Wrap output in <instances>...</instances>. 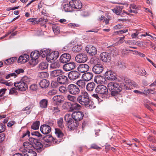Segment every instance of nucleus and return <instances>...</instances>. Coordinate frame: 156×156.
<instances>
[{"mask_svg":"<svg viewBox=\"0 0 156 156\" xmlns=\"http://www.w3.org/2000/svg\"><path fill=\"white\" fill-rule=\"evenodd\" d=\"M124 81L126 84L123 83L124 86L123 87H121L117 83L112 82L108 83L107 87L109 89L111 90V94L112 96L118 94L122 89L126 90H131L133 88V87H136L137 86V85L133 81L128 78H125Z\"/></svg>","mask_w":156,"mask_h":156,"instance_id":"obj_1","label":"nucleus"},{"mask_svg":"<svg viewBox=\"0 0 156 156\" xmlns=\"http://www.w3.org/2000/svg\"><path fill=\"white\" fill-rule=\"evenodd\" d=\"M77 100L78 102L87 106L88 108L91 109L94 107V102L90 99L88 93L86 91L82 92L77 97Z\"/></svg>","mask_w":156,"mask_h":156,"instance_id":"obj_2","label":"nucleus"},{"mask_svg":"<svg viewBox=\"0 0 156 156\" xmlns=\"http://www.w3.org/2000/svg\"><path fill=\"white\" fill-rule=\"evenodd\" d=\"M20 152L24 156H36L37 153L34 151V145L28 141L24 142L23 147L20 149Z\"/></svg>","mask_w":156,"mask_h":156,"instance_id":"obj_3","label":"nucleus"},{"mask_svg":"<svg viewBox=\"0 0 156 156\" xmlns=\"http://www.w3.org/2000/svg\"><path fill=\"white\" fill-rule=\"evenodd\" d=\"M65 120L66 122V126L70 129L73 130L76 127L78 126V124L76 122H74L72 117L71 115L67 114L64 116Z\"/></svg>","mask_w":156,"mask_h":156,"instance_id":"obj_4","label":"nucleus"},{"mask_svg":"<svg viewBox=\"0 0 156 156\" xmlns=\"http://www.w3.org/2000/svg\"><path fill=\"white\" fill-rule=\"evenodd\" d=\"M95 91L97 93L101 94L102 98L104 99L108 98L109 97L108 88L103 85L98 86L95 89Z\"/></svg>","mask_w":156,"mask_h":156,"instance_id":"obj_5","label":"nucleus"},{"mask_svg":"<svg viewBox=\"0 0 156 156\" xmlns=\"http://www.w3.org/2000/svg\"><path fill=\"white\" fill-rule=\"evenodd\" d=\"M68 93L71 95H76L79 94L80 90L79 87L74 84H71L68 85Z\"/></svg>","mask_w":156,"mask_h":156,"instance_id":"obj_6","label":"nucleus"},{"mask_svg":"<svg viewBox=\"0 0 156 156\" xmlns=\"http://www.w3.org/2000/svg\"><path fill=\"white\" fill-rule=\"evenodd\" d=\"M58 56V51H52L51 50V52L49 53L46 59L48 62H52L53 61L57 59Z\"/></svg>","mask_w":156,"mask_h":156,"instance_id":"obj_7","label":"nucleus"},{"mask_svg":"<svg viewBox=\"0 0 156 156\" xmlns=\"http://www.w3.org/2000/svg\"><path fill=\"white\" fill-rule=\"evenodd\" d=\"M71 116L74 120L77 122L83 119L84 116V114L81 111H77L74 112L71 115Z\"/></svg>","mask_w":156,"mask_h":156,"instance_id":"obj_8","label":"nucleus"},{"mask_svg":"<svg viewBox=\"0 0 156 156\" xmlns=\"http://www.w3.org/2000/svg\"><path fill=\"white\" fill-rule=\"evenodd\" d=\"M14 86L17 89L20 91H25L27 88V84L24 83L21 81L14 83Z\"/></svg>","mask_w":156,"mask_h":156,"instance_id":"obj_9","label":"nucleus"},{"mask_svg":"<svg viewBox=\"0 0 156 156\" xmlns=\"http://www.w3.org/2000/svg\"><path fill=\"white\" fill-rule=\"evenodd\" d=\"M75 59L77 62L84 63L87 61V57L86 54L83 53L77 55Z\"/></svg>","mask_w":156,"mask_h":156,"instance_id":"obj_10","label":"nucleus"},{"mask_svg":"<svg viewBox=\"0 0 156 156\" xmlns=\"http://www.w3.org/2000/svg\"><path fill=\"white\" fill-rule=\"evenodd\" d=\"M80 75V73L77 71H72L69 73L68 76L70 80H74L78 79Z\"/></svg>","mask_w":156,"mask_h":156,"instance_id":"obj_11","label":"nucleus"},{"mask_svg":"<svg viewBox=\"0 0 156 156\" xmlns=\"http://www.w3.org/2000/svg\"><path fill=\"white\" fill-rule=\"evenodd\" d=\"M69 4L73 9H80L82 7V4L79 0H72L69 2Z\"/></svg>","mask_w":156,"mask_h":156,"instance_id":"obj_12","label":"nucleus"},{"mask_svg":"<svg viewBox=\"0 0 156 156\" xmlns=\"http://www.w3.org/2000/svg\"><path fill=\"white\" fill-rule=\"evenodd\" d=\"M100 58L103 62H107L111 60V56L110 54L106 52H103L100 54Z\"/></svg>","mask_w":156,"mask_h":156,"instance_id":"obj_13","label":"nucleus"},{"mask_svg":"<svg viewBox=\"0 0 156 156\" xmlns=\"http://www.w3.org/2000/svg\"><path fill=\"white\" fill-rule=\"evenodd\" d=\"M103 70V66L100 63H97L92 68V71L96 74H100Z\"/></svg>","mask_w":156,"mask_h":156,"instance_id":"obj_14","label":"nucleus"},{"mask_svg":"<svg viewBox=\"0 0 156 156\" xmlns=\"http://www.w3.org/2000/svg\"><path fill=\"white\" fill-rule=\"evenodd\" d=\"M85 50L90 55L92 56L95 55L97 52L96 48L92 45H87L86 46Z\"/></svg>","mask_w":156,"mask_h":156,"instance_id":"obj_15","label":"nucleus"},{"mask_svg":"<svg viewBox=\"0 0 156 156\" xmlns=\"http://www.w3.org/2000/svg\"><path fill=\"white\" fill-rule=\"evenodd\" d=\"M71 59V55L67 53L62 54L59 59L60 61L62 63H65L69 62Z\"/></svg>","mask_w":156,"mask_h":156,"instance_id":"obj_16","label":"nucleus"},{"mask_svg":"<svg viewBox=\"0 0 156 156\" xmlns=\"http://www.w3.org/2000/svg\"><path fill=\"white\" fill-rule=\"evenodd\" d=\"M75 67V63L71 62L64 64L63 66V68L66 71H69L74 69Z\"/></svg>","mask_w":156,"mask_h":156,"instance_id":"obj_17","label":"nucleus"},{"mask_svg":"<svg viewBox=\"0 0 156 156\" xmlns=\"http://www.w3.org/2000/svg\"><path fill=\"white\" fill-rule=\"evenodd\" d=\"M116 76L115 73L110 70L107 71L105 73L106 78L109 80H115L116 78Z\"/></svg>","mask_w":156,"mask_h":156,"instance_id":"obj_18","label":"nucleus"},{"mask_svg":"<svg viewBox=\"0 0 156 156\" xmlns=\"http://www.w3.org/2000/svg\"><path fill=\"white\" fill-rule=\"evenodd\" d=\"M40 129L41 132L44 134H47L51 131V128L49 126L44 124L41 126Z\"/></svg>","mask_w":156,"mask_h":156,"instance_id":"obj_19","label":"nucleus"},{"mask_svg":"<svg viewBox=\"0 0 156 156\" xmlns=\"http://www.w3.org/2000/svg\"><path fill=\"white\" fill-rule=\"evenodd\" d=\"M89 69V66L87 64H81L78 66L77 68L78 71L81 73L87 72Z\"/></svg>","mask_w":156,"mask_h":156,"instance_id":"obj_20","label":"nucleus"},{"mask_svg":"<svg viewBox=\"0 0 156 156\" xmlns=\"http://www.w3.org/2000/svg\"><path fill=\"white\" fill-rule=\"evenodd\" d=\"M68 81V78L67 76L60 75L57 78V81L60 84H64L67 83Z\"/></svg>","mask_w":156,"mask_h":156,"instance_id":"obj_21","label":"nucleus"},{"mask_svg":"<svg viewBox=\"0 0 156 156\" xmlns=\"http://www.w3.org/2000/svg\"><path fill=\"white\" fill-rule=\"evenodd\" d=\"M93 74L91 72H87L82 75V77L86 81L90 80L93 77Z\"/></svg>","mask_w":156,"mask_h":156,"instance_id":"obj_22","label":"nucleus"},{"mask_svg":"<svg viewBox=\"0 0 156 156\" xmlns=\"http://www.w3.org/2000/svg\"><path fill=\"white\" fill-rule=\"evenodd\" d=\"M49 84V81L46 79L42 80L39 83L40 87L43 89H46L48 87Z\"/></svg>","mask_w":156,"mask_h":156,"instance_id":"obj_23","label":"nucleus"},{"mask_svg":"<svg viewBox=\"0 0 156 156\" xmlns=\"http://www.w3.org/2000/svg\"><path fill=\"white\" fill-rule=\"evenodd\" d=\"M63 71L61 69H56L52 71L51 73V77H58L63 74Z\"/></svg>","mask_w":156,"mask_h":156,"instance_id":"obj_24","label":"nucleus"},{"mask_svg":"<svg viewBox=\"0 0 156 156\" xmlns=\"http://www.w3.org/2000/svg\"><path fill=\"white\" fill-rule=\"evenodd\" d=\"M52 99L58 104L62 103L64 100L63 97L61 95H56L53 97Z\"/></svg>","mask_w":156,"mask_h":156,"instance_id":"obj_25","label":"nucleus"},{"mask_svg":"<svg viewBox=\"0 0 156 156\" xmlns=\"http://www.w3.org/2000/svg\"><path fill=\"white\" fill-rule=\"evenodd\" d=\"M51 50L49 49L44 48L41 50L40 52V56L42 58L47 57Z\"/></svg>","mask_w":156,"mask_h":156,"instance_id":"obj_26","label":"nucleus"},{"mask_svg":"<svg viewBox=\"0 0 156 156\" xmlns=\"http://www.w3.org/2000/svg\"><path fill=\"white\" fill-rule=\"evenodd\" d=\"M40 55V53L38 51H37L32 52L30 54V56L31 59L33 61L37 59Z\"/></svg>","mask_w":156,"mask_h":156,"instance_id":"obj_27","label":"nucleus"},{"mask_svg":"<svg viewBox=\"0 0 156 156\" xmlns=\"http://www.w3.org/2000/svg\"><path fill=\"white\" fill-rule=\"evenodd\" d=\"M81 107V106L77 103H74L71 104L69 109L70 112L73 111L74 110L79 109Z\"/></svg>","mask_w":156,"mask_h":156,"instance_id":"obj_28","label":"nucleus"},{"mask_svg":"<svg viewBox=\"0 0 156 156\" xmlns=\"http://www.w3.org/2000/svg\"><path fill=\"white\" fill-rule=\"evenodd\" d=\"M129 12H133L134 13H137V10L139 9L138 7L137 6L134 4H131L129 5Z\"/></svg>","mask_w":156,"mask_h":156,"instance_id":"obj_29","label":"nucleus"},{"mask_svg":"<svg viewBox=\"0 0 156 156\" xmlns=\"http://www.w3.org/2000/svg\"><path fill=\"white\" fill-rule=\"evenodd\" d=\"M29 22H31L32 24L40 23L42 26H44L45 23L48 20H27Z\"/></svg>","mask_w":156,"mask_h":156,"instance_id":"obj_30","label":"nucleus"},{"mask_svg":"<svg viewBox=\"0 0 156 156\" xmlns=\"http://www.w3.org/2000/svg\"><path fill=\"white\" fill-rule=\"evenodd\" d=\"M96 86V84L93 82L88 83L86 86V89L89 91H91L93 90Z\"/></svg>","mask_w":156,"mask_h":156,"instance_id":"obj_31","label":"nucleus"},{"mask_svg":"<svg viewBox=\"0 0 156 156\" xmlns=\"http://www.w3.org/2000/svg\"><path fill=\"white\" fill-rule=\"evenodd\" d=\"M48 64L46 62H42L40 63L38 66V69L40 70H44L48 68Z\"/></svg>","mask_w":156,"mask_h":156,"instance_id":"obj_32","label":"nucleus"},{"mask_svg":"<svg viewBox=\"0 0 156 156\" xmlns=\"http://www.w3.org/2000/svg\"><path fill=\"white\" fill-rule=\"evenodd\" d=\"M48 103V101L47 99H43L39 102L40 106L41 108H46L47 107Z\"/></svg>","mask_w":156,"mask_h":156,"instance_id":"obj_33","label":"nucleus"},{"mask_svg":"<svg viewBox=\"0 0 156 156\" xmlns=\"http://www.w3.org/2000/svg\"><path fill=\"white\" fill-rule=\"evenodd\" d=\"M85 81L83 79L80 80L76 82V84L78 87L81 88H84L86 86Z\"/></svg>","mask_w":156,"mask_h":156,"instance_id":"obj_34","label":"nucleus"},{"mask_svg":"<svg viewBox=\"0 0 156 156\" xmlns=\"http://www.w3.org/2000/svg\"><path fill=\"white\" fill-rule=\"evenodd\" d=\"M33 145L34 150L36 149L37 151H39L43 147L42 144L41 142L38 141L37 140L36 142H35V143Z\"/></svg>","mask_w":156,"mask_h":156,"instance_id":"obj_35","label":"nucleus"},{"mask_svg":"<svg viewBox=\"0 0 156 156\" xmlns=\"http://www.w3.org/2000/svg\"><path fill=\"white\" fill-rule=\"evenodd\" d=\"M94 81L97 83H105V79L103 76H100L97 77Z\"/></svg>","mask_w":156,"mask_h":156,"instance_id":"obj_36","label":"nucleus"},{"mask_svg":"<svg viewBox=\"0 0 156 156\" xmlns=\"http://www.w3.org/2000/svg\"><path fill=\"white\" fill-rule=\"evenodd\" d=\"M17 58L16 57H12L6 59L4 63L6 65H8L15 62Z\"/></svg>","mask_w":156,"mask_h":156,"instance_id":"obj_37","label":"nucleus"},{"mask_svg":"<svg viewBox=\"0 0 156 156\" xmlns=\"http://www.w3.org/2000/svg\"><path fill=\"white\" fill-rule=\"evenodd\" d=\"M49 74L47 72H41L38 73V77L40 78H46L48 77Z\"/></svg>","mask_w":156,"mask_h":156,"instance_id":"obj_38","label":"nucleus"},{"mask_svg":"<svg viewBox=\"0 0 156 156\" xmlns=\"http://www.w3.org/2000/svg\"><path fill=\"white\" fill-rule=\"evenodd\" d=\"M63 9L64 11L66 12H71L73 11V8L70 5L69 2V4L64 5Z\"/></svg>","mask_w":156,"mask_h":156,"instance_id":"obj_39","label":"nucleus"},{"mask_svg":"<svg viewBox=\"0 0 156 156\" xmlns=\"http://www.w3.org/2000/svg\"><path fill=\"white\" fill-rule=\"evenodd\" d=\"M53 139L52 136L49 135H46L43 138V140L46 143L51 142Z\"/></svg>","mask_w":156,"mask_h":156,"instance_id":"obj_40","label":"nucleus"},{"mask_svg":"<svg viewBox=\"0 0 156 156\" xmlns=\"http://www.w3.org/2000/svg\"><path fill=\"white\" fill-rule=\"evenodd\" d=\"M82 48V46L81 45H76L73 46L72 48V51L75 52H77L80 51Z\"/></svg>","mask_w":156,"mask_h":156,"instance_id":"obj_41","label":"nucleus"},{"mask_svg":"<svg viewBox=\"0 0 156 156\" xmlns=\"http://www.w3.org/2000/svg\"><path fill=\"white\" fill-rule=\"evenodd\" d=\"M59 91L64 94H66L68 93V86L67 87L63 86H61L59 88Z\"/></svg>","mask_w":156,"mask_h":156,"instance_id":"obj_42","label":"nucleus"},{"mask_svg":"<svg viewBox=\"0 0 156 156\" xmlns=\"http://www.w3.org/2000/svg\"><path fill=\"white\" fill-rule=\"evenodd\" d=\"M40 126V122L39 121H36L34 122L32 125L31 127L32 129L34 130H37L39 129Z\"/></svg>","mask_w":156,"mask_h":156,"instance_id":"obj_43","label":"nucleus"},{"mask_svg":"<svg viewBox=\"0 0 156 156\" xmlns=\"http://www.w3.org/2000/svg\"><path fill=\"white\" fill-rule=\"evenodd\" d=\"M55 133L58 137L61 138L63 136V134L61 130L58 128L55 129Z\"/></svg>","mask_w":156,"mask_h":156,"instance_id":"obj_44","label":"nucleus"},{"mask_svg":"<svg viewBox=\"0 0 156 156\" xmlns=\"http://www.w3.org/2000/svg\"><path fill=\"white\" fill-rule=\"evenodd\" d=\"M68 100L70 101L74 102L76 101V98L74 95L70 94H68L67 96Z\"/></svg>","mask_w":156,"mask_h":156,"instance_id":"obj_45","label":"nucleus"},{"mask_svg":"<svg viewBox=\"0 0 156 156\" xmlns=\"http://www.w3.org/2000/svg\"><path fill=\"white\" fill-rule=\"evenodd\" d=\"M115 65L118 67L123 68L126 67L125 64L121 61H119L115 63Z\"/></svg>","mask_w":156,"mask_h":156,"instance_id":"obj_46","label":"nucleus"},{"mask_svg":"<svg viewBox=\"0 0 156 156\" xmlns=\"http://www.w3.org/2000/svg\"><path fill=\"white\" fill-rule=\"evenodd\" d=\"M92 97L96 99V101L98 104L103 101V100L100 98L97 94H94L92 95Z\"/></svg>","mask_w":156,"mask_h":156,"instance_id":"obj_47","label":"nucleus"},{"mask_svg":"<svg viewBox=\"0 0 156 156\" xmlns=\"http://www.w3.org/2000/svg\"><path fill=\"white\" fill-rule=\"evenodd\" d=\"M57 123L58 126L59 127L62 128L64 127L63 119L62 118H61L58 119Z\"/></svg>","mask_w":156,"mask_h":156,"instance_id":"obj_48","label":"nucleus"},{"mask_svg":"<svg viewBox=\"0 0 156 156\" xmlns=\"http://www.w3.org/2000/svg\"><path fill=\"white\" fill-rule=\"evenodd\" d=\"M60 66V65L58 62H55L51 63L50 65V67L52 69H56L59 68Z\"/></svg>","mask_w":156,"mask_h":156,"instance_id":"obj_49","label":"nucleus"},{"mask_svg":"<svg viewBox=\"0 0 156 156\" xmlns=\"http://www.w3.org/2000/svg\"><path fill=\"white\" fill-rule=\"evenodd\" d=\"M25 57L24 56V55L20 56L18 59V62L19 63H24L27 62L25 58Z\"/></svg>","mask_w":156,"mask_h":156,"instance_id":"obj_50","label":"nucleus"},{"mask_svg":"<svg viewBox=\"0 0 156 156\" xmlns=\"http://www.w3.org/2000/svg\"><path fill=\"white\" fill-rule=\"evenodd\" d=\"M30 79L27 76H25L23 77L21 79V81L24 83L27 84L30 82Z\"/></svg>","mask_w":156,"mask_h":156,"instance_id":"obj_51","label":"nucleus"},{"mask_svg":"<svg viewBox=\"0 0 156 156\" xmlns=\"http://www.w3.org/2000/svg\"><path fill=\"white\" fill-rule=\"evenodd\" d=\"M53 30L55 34H57L59 32V27L55 25L53 26L52 27Z\"/></svg>","mask_w":156,"mask_h":156,"instance_id":"obj_52","label":"nucleus"},{"mask_svg":"<svg viewBox=\"0 0 156 156\" xmlns=\"http://www.w3.org/2000/svg\"><path fill=\"white\" fill-rule=\"evenodd\" d=\"M30 88L32 90L36 91L37 89L38 86L37 85L34 84L30 85Z\"/></svg>","mask_w":156,"mask_h":156,"instance_id":"obj_53","label":"nucleus"},{"mask_svg":"<svg viewBox=\"0 0 156 156\" xmlns=\"http://www.w3.org/2000/svg\"><path fill=\"white\" fill-rule=\"evenodd\" d=\"M59 83L57 81H52L51 83V86L52 87L55 88L58 87L59 86Z\"/></svg>","mask_w":156,"mask_h":156,"instance_id":"obj_54","label":"nucleus"},{"mask_svg":"<svg viewBox=\"0 0 156 156\" xmlns=\"http://www.w3.org/2000/svg\"><path fill=\"white\" fill-rule=\"evenodd\" d=\"M57 93V90L56 89H52L50 90L48 93L49 95H54Z\"/></svg>","mask_w":156,"mask_h":156,"instance_id":"obj_55","label":"nucleus"},{"mask_svg":"<svg viewBox=\"0 0 156 156\" xmlns=\"http://www.w3.org/2000/svg\"><path fill=\"white\" fill-rule=\"evenodd\" d=\"M30 132L29 130H27L26 132H24L22 136V138L29 137L30 136Z\"/></svg>","mask_w":156,"mask_h":156,"instance_id":"obj_56","label":"nucleus"},{"mask_svg":"<svg viewBox=\"0 0 156 156\" xmlns=\"http://www.w3.org/2000/svg\"><path fill=\"white\" fill-rule=\"evenodd\" d=\"M9 94H13L16 95L18 93L16 88L15 87H13L10 90Z\"/></svg>","mask_w":156,"mask_h":156,"instance_id":"obj_57","label":"nucleus"},{"mask_svg":"<svg viewBox=\"0 0 156 156\" xmlns=\"http://www.w3.org/2000/svg\"><path fill=\"white\" fill-rule=\"evenodd\" d=\"M139 70L138 73H137V74L138 75L143 76L145 75L146 73V72L144 69L143 70L140 69Z\"/></svg>","mask_w":156,"mask_h":156,"instance_id":"obj_58","label":"nucleus"},{"mask_svg":"<svg viewBox=\"0 0 156 156\" xmlns=\"http://www.w3.org/2000/svg\"><path fill=\"white\" fill-rule=\"evenodd\" d=\"M5 129V126L2 123H0V133L4 131Z\"/></svg>","mask_w":156,"mask_h":156,"instance_id":"obj_59","label":"nucleus"},{"mask_svg":"<svg viewBox=\"0 0 156 156\" xmlns=\"http://www.w3.org/2000/svg\"><path fill=\"white\" fill-rule=\"evenodd\" d=\"M15 72L17 75L18 74L24 73V70L22 69H19L15 70Z\"/></svg>","mask_w":156,"mask_h":156,"instance_id":"obj_60","label":"nucleus"},{"mask_svg":"<svg viewBox=\"0 0 156 156\" xmlns=\"http://www.w3.org/2000/svg\"><path fill=\"white\" fill-rule=\"evenodd\" d=\"M125 42L129 45L135 44V42L132 40H129L125 41Z\"/></svg>","mask_w":156,"mask_h":156,"instance_id":"obj_61","label":"nucleus"},{"mask_svg":"<svg viewBox=\"0 0 156 156\" xmlns=\"http://www.w3.org/2000/svg\"><path fill=\"white\" fill-rule=\"evenodd\" d=\"M31 134L32 135H34L38 137H40L42 136V135L38 131H35L32 132L31 133Z\"/></svg>","mask_w":156,"mask_h":156,"instance_id":"obj_62","label":"nucleus"},{"mask_svg":"<svg viewBox=\"0 0 156 156\" xmlns=\"http://www.w3.org/2000/svg\"><path fill=\"white\" fill-rule=\"evenodd\" d=\"M29 141L30 142L31 144H34L35 142L37 141V140L35 139L34 138L30 137L28 139Z\"/></svg>","mask_w":156,"mask_h":156,"instance_id":"obj_63","label":"nucleus"},{"mask_svg":"<svg viewBox=\"0 0 156 156\" xmlns=\"http://www.w3.org/2000/svg\"><path fill=\"white\" fill-rule=\"evenodd\" d=\"M5 134L4 133L0 134V142L3 141L5 139Z\"/></svg>","mask_w":156,"mask_h":156,"instance_id":"obj_64","label":"nucleus"}]
</instances>
